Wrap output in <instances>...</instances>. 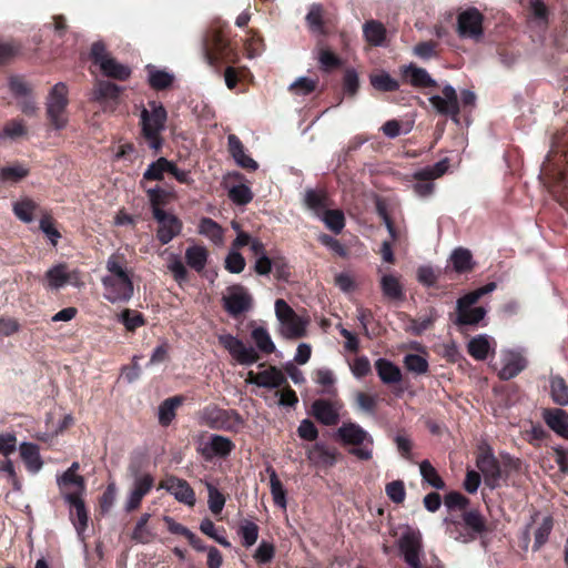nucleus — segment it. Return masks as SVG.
<instances>
[{"label": "nucleus", "instance_id": "052dcab7", "mask_svg": "<svg viewBox=\"0 0 568 568\" xmlns=\"http://www.w3.org/2000/svg\"><path fill=\"white\" fill-rule=\"evenodd\" d=\"M317 87V80L307 78V77H301L296 79L291 85L290 91H292L294 94L297 95H307L312 93Z\"/></svg>", "mask_w": 568, "mask_h": 568}, {"label": "nucleus", "instance_id": "4be33fe9", "mask_svg": "<svg viewBox=\"0 0 568 568\" xmlns=\"http://www.w3.org/2000/svg\"><path fill=\"white\" fill-rule=\"evenodd\" d=\"M57 485L65 501L83 498L85 494V480L81 475L61 474Z\"/></svg>", "mask_w": 568, "mask_h": 568}, {"label": "nucleus", "instance_id": "6e6d98bb", "mask_svg": "<svg viewBox=\"0 0 568 568\" xmlns=\"http://www.w3.org/2000/svg\"><path fill=\"white\" fill-rule=\"evenodd\" d=\"M173 75L166 71L149 69V83L156 90H162L171 85Z\"/></svg>", "mask_w": 568, "mask_h": 568}, {"label": "nucleus", "instance_id": "f704fd0d", "mask_svg": "<svg viewBox=\"0 0 568 568\" xmlns=\"http://www.w3.org/2000/svg\"><path fill=\"white\" fill-rule=\"evenodd\" d=\"M207 250L201 245H191L185 251L186 264L196 272L204 270L207 262Z\"/></svg>", "mask_w": 568, "mask_h": 568}, {"label": "nucleus", "instance_id": "6e6552de", "mask_svg": "<svg viewBox=\"0 0 568 568\" xmlns=\"http://www.w3.org/2000/svg\"><path fill=\"white\" fill-rule=\"evenodd\" d=\"M554 527L551 516H540L539 513H534L530 521L523 530L520 542L524 550H528L530 544V535L534 536L532 550L538 551L549 539L550 532Z\"/></svg>", "mask_w": 568, "mask_h": 568}, {"label": "nucleus", "instance_id": "9b49d317", "mask_svg": "<svg viewBox=\"0 0 568 568\" xmlns=\"http://www.w3.org/2000/svg\"><path fill=\"white\" fill-rule=\"evenodd\" d=\"M448 160L444 159L434 165L423 168L413 173V179L417 182L413 185L416 195L420 197L429 196L434 192L433 181L443 176L448 170Z\"/></svg>", "mask_w": 568, "mask_h": 568}, {"label": "nucleus", "instance_id": "864d4df0", "mask_svg": "<svg viewBox=\"0 0 568 568\" xmlns=\"http://www.w3.org/2000/svg\"><path fill=\"white\" fill-rule=\"evenodd\" d=\"M28 169L14 164L0 168V180L2 182L16 183L28 175Z\"/></svg>", "mask_w": 568, "mask_h": 568}, {"label": "nucleus", "instance_id": "473e14b6", "mask_svg": "<svg viewBox=\"0 0 568 568\" xmlns=\"http://www.w3.org/2000/svg\"><path fill=\"white\" fill-rule=\"evenodd\" d=\"M121 88L109 81H98L92 92V99L100 103L116 101L119 99Z\"/></svg>", "mask_w": 568, "mask_h": 568}, {"label": "nucleus", "instance_id": "39448f33", "mask_svg": "<svg viewBox=\"0 0 568 568\" xmlns=\"http://www.w3.org/2000/svg\"><path fill=\"white\" fill-rule=\"evenodd\" d=\"M495 288L496 284L491 282L460 297L456 305L457 318L455 323L457 325H476L483 321L487 314L486 308L483 306L473 307V305L476 304L481 296L491 293Z\"/></svg>", "mask_w": 568, "mask_h": 568}, {"label": "nucleus", "instance_id": "c85d7f7f", "mask_svg": "<svg viewBox=\"0 0 568 568\" xmlns=\"http://www.w3.org/2000/svg\"><path fill=\"white\" fill-rule=\"evenodd\" d=\"M547 426L557 435L565 437L568 432V414L560 408H547L542 412Z\"/></svg>", "mask_w": 568, "mask_h": 568}, {"label": "nucleus", "instance_id": "0eeeda50", "mask_svg": "<svg viewBox=\"0 0 568 568\" xmlns=\"http://www.w3.org/2000/svg\"><path fill=\"white\" fill-rule=\"evenodd\" d=\"M68 94V85L64 82H58L52 87L47 98V115L51 125L57 130L64 129L69 122L67 112Z\"/></svg>", "mask_w": 568, "mask_h": 568}, {"label": "nucleus", "instance_id": "412c9836", "mask_svg": "<svg viewBox=\"0 0 568 568\" xmlns=\"http://www.w3.org/2000/svg\"><path fill=\"white\" fill-rule=\"evenodd\" d=\"M153 485L154 478L152 475L141 474L136 476L125 501V510L130 513L139 508L143 497L151 491Z\"/></svg>", "mask_w": 568, "mask_h": 568}, {"label": "nucleus", "instance_id": "0e129e2a", "mask_svg": "<svg viewBox=\"0 0 568 568\" xmlns=\"http://www.w3.org/2000/svg\"><path fill=\"white\" fill-rule=\"evenodd\" d=\"M275 555V547L272 542L262 540L256 548L253 558L258 564H267L270 562Z\"/></svg>", "mask_w": 568, "mask_h": 568}, {"label": "nucleus", "instance_id": "7c9ffc66", "mask_svg": "<svg viewBox=\"0 0 568 568\" xmlns=\"http://www.w3.org/2000/svg\"><path fill=\"white\" fill-rule=\"evenodd\" d=\"M467 351L475 359L484 361L494 352L493 339L486 334L477 335L468 342Z\"/></svg>", "mask_w": 568, "mask_h": 568}, {"label": "nucleus", "instance_id": "423d86ee", "mask_svg": "<svg viewBox=\"0 0 568 568\" xmlns=\"http://www.w3.org/2000/svg\"><path fill=\"white\" fill-rule=\"evenodd\" d=\"M275 316L280 323L278 334L286 339H297L306 335L308 318L298 315L284 301H275Z\"/></svg>", "mask_w": 568, "mask_h": 568}, {"label": "nucleus", "instance_id": "ea45409f", "mask_svg": "<svg viewBox=\"0 0 568 568\" xmlns=\"http://www.w3.org/2000/svg\"><path fill=\"white\" fill-rule=\"evenodd\" d=\"M270 475V488L275 505L285 509L286 508V491L281 483L275 469L273 467L266 468Z\"/></svg>", "mask_w": 568, "mask_h": 568}, {"label": "nucleus", "instance_id": "5fc2aeb1", "mask_svg": "<svg viewBox=\"0 0 568 568\" xmlns=\"http://www.w3.org/2000/svg\"><path fill=\"white\" fill-rule=\"evenodd\" d=\"M322 220L325 225L336 234L341 233L345 226L344 214L339 210H327Z\"/></svg>", "mask_w": 568, "mask_h": 568}, {"label": "nucleus", "instance_id": "f257e3e1", "mask_svg": "<svg viewBox=\"0 0 568 568\" xmlns=\"http://www.w3.org/2000/svg\"><path fill=\"white\" fill-rule=\"evenodd\" d=\"M105 268L106 274L101 280L104 298L112 304L129 302L134 294V285L124 255L119 253L110 255Z\"/></svg>", "mask_w": 568, "mask_h": 568}, {"label": "nucleus", "instance_id": "a18cd8bd", "mask_svg": "<svg viewBox=\"0 0 568 568\" xmlns=\"http://www.w3.org/2000/svg\"><path fill=\"white\" fill-rule=\"evenodd\" d=\"M364 37L372 45H382L385 40L386 30L384 26L377 21H368L363 27Z\"/></svg>", "mask_w": 568, "mask_h": 568}, {"label": "nucleus", "instance_id": "13d9d810", "mask_svg": "<svg viewBox=\"0 0 568 568\" xmlns=\"http://www.w3.org/2000/svg\"><path fill=\"white\" fill-rule=\"evenodd\" d=\"M229 197L239 205H245L253 199L251 189L245 184H239L230 187Z\"/></svg>", "mask_w": 568, "mask_h": 568}, {"label": "nucleus", "instance_id": "09e8293b", "mask_svg": "<svg viewBox=\"0 0 568 568\" xmlns=\"http://www.w3.org/2000/svg\"><path fill=\"white\" fill-rule=\"evenodd\" d=\"M453 267L458 273L468 272L473 268L471 254L468 250L459 247L450 255Z\"/></svg>", "mask_w": 568, "mask_h": 568}, {"label": "nucleus", "instance_id": "3c124183", "mask_svg": "<svg viewBox=\"0 0 568 568\" xmlns=\"http://www.w3.org/2000/svg\"><path fill=\"white\" fill-rule=\"evenodd\" d=\"M182 403L180 397L165 399L159 407V422L166 426L175 417V409Z\"/></svg>", "mask_w": 568, "mask_h": 568}, {"label": "nucleus", "instance_id": "58836bf2", "mask_svg": "<svg viewBox=\"0 0 568 568\" xmlns=\"http://www.w3.org/2000/svg\"><path fill=\"white\" fill-rule=\"evenodd\" d=\"M71 509L70 515L71 517H74V527L79 535H82V532L85 530L88 526V513L84 506L83 498L80 499H73L70 501H67Z\"/></svg>", "mask_w": 568, "mask_h": 568}, {"label": "nucleus", "instance_id": "338daca9", "mask_svg": "<svg viewBox=\"0 0 568 568\" xmlns=\"http://www.w3.org/2000/svg\"><path fill=\"white\" fill-rule=\"evenodd\" d=\"M245 267L244 257L236 251L232 250L225 258V268L230 273L239 274Z\"/></svg>", "mask_w": 568, "mask_h": 568}, {"label": "nucleus", "instance_id": "7ed1b4c3", "mask_svg": "<svg viewBox=\"0 0 568 568\" xmlns=\"http://www.w3.org/2000/svg\"><path fill=\"white\" fill-rule=\"evenodd\" d=\"M142 133L151 149L158 151L162 146L161 133L165 128L166 111L161 103L151 101L141 111Z\"/></svg>", "mask_w": 568, "mask_h": 568}, {"label": "nucleus", "instance_id": "2eb2a0df", "mask_svg": "<svg viewBox=\"0 0 568 568\" xmlns=\"http://www.w3.org/2000/svg\"><path fill=\"white\" fill-rule=\"evenodd\" d=\"M483 14L475 8L462 11L457 18V32L459 37L479 40L483 36Z\"/></svg>", "mask_w": 568, "mask_h": 568}, {"label": "nucleus", "instance_id": "c9c22d12", "mask_svg": "<svg viewBox=\"0 0 568 568\" xmlns=\"http://www.w3.org/2000/svg\"><path fill=\"white\" fill-rule=\"evenodd\" d=\"M377 374L385 384H395L400 382V369L392 362L379 358L375 363Z\"/></svg>", "mask_w": 568, "mask_h": 568}, {"label": "nucleus", "instance_id": "bb28decb", "mask_svg": "<svg viewBox=\"0 0 568 568\" xmlns=\"http://www.w3.org/2000/svg\"><path fill=\"white\" fill-rule=\"evenodd\" d=\"M234 449V444L227 437L221 435H212L209 442L202 448V454L206 458L215 456L225 457Z\"/></svg>", "mask_w": 568, "mask_h": 568}, {"label": "nucleus", "instance_id": "c03bdc74", "mask_svg": "<svg viewBox=\"0 0 568 568\" xmlns=\"http://www.w3.org/2000/svg\"><path fill=\"white\" fill-rule=\"evenodd\" d=\"M258 526L248 519H244L240 523L237 528V535L242 539V545L245 548H251L258 538Z\"/></svg>", "mask_w": 568, "mask_h": 568}, {"label": "nucleus", "instance_id": "8fccbe9b", "mask_svg": "<svg viewBox=\"0 0 568 568\" xmlns=\"http://www.w3.org/2000/svg\"><path fill=\"white\" fill-rule=\"evenodd\" d=\"M118 320L124 325L126 331L133 332L145 324L143 315L134 310L125 308L119 315Z\"/></svg>", "mask_w": 568, "mask_h": 568}, {"label": "nucleus", "instance_id": "20e7f679", "mask_svg": "<svg viewBox=\"0 0 568 568\" xmlns=\"http://www.w3.org/2000/svg\"><path fill=\"white\" fill-rule=\"evenodd\" d=\"M344 445L355 446L349 450L352 455L361 460H369L373 457V437L358 424L344 423L336 433Z\"/></svg>", "mask_w": 568, "mask_h": 568}, {"label": "nucleus", "instance_id": "5701e85b", "mask_svg": "<svg viewBox=\"0 0 568 568\" xmlns=\"http://www.w3.org/2000/svg\"><path fill=\"white\" fill-rule=\"evenodd\" d=\"M342 408L339 402L317 399L312 404V414L323 425L333 426L338 423Z\"/></svg>", "mask_w": 568, "mask_h": 568}, {"label": "nucleus", "instance_id": "e2e57ef3", "mask_svg": "<svg viewBox=\"0 0 568 568\" xmlns=\"http://www.w3.org/2000/svg\"><path fill=\"white\" fill-rule=\"evenodd\" d=\"M404 364L407 371L415 374H424L428 369L427 361L417 354H408L404 358Z\"/></svg>", "mask_w": 568, "mask_h": 568}, {"label": "nucleus", "instance_id": "37998d69", "mask_svg": "<svg viewBox=\"0 0 568 568\" xmlns=\"http://www.w3.org/2000/svg\"><path fill=\"white\" fill-rule=\"evenodd\" d=\"M37 210L38 204L29 197H22L13 203V212L16 216L24 223H30L33 221V216Z\"/></svg>", "mask_w": 568, "mask_h": 568}, {"label": "nucleus", "instance_id": "79ce46f5", "mask_svg": "<svg viewBox=\"0 0 568 568\" xmlns=\"http://www.w3.org/2000/svg\"><path fill=\"white\" fill-rule=\"evenodd\" d=\"M150 514H143L133 531H132V539L136 542H140V544H149L151 541H153L155 539V532L152 531L149 527H148V523H149V519H150Z\"/></svg>", "mask_w": 568, "mask_h": 568}, {"label": "nucleus", "instance_id": "c756f323", "mask_svg": "<svg viewBox=\"0 0 568 568\" xmlns=\"http://www.w3.org/2000/svg\"><path fill=\"white\" fill-rule=\"evenodd\" d=\"M381 290L385 298L393 302H403L405 292L399 277L393 274H384L381 277Z\"/></svg>", "mask_w": 568, "mask_h": 568}, {"label": "nucleus", "instance_id": "de8ad7c7", "mask_svg": "<svg viewBox=\"0 0 568 568\" xmlns=\"http://www.w3.org/2000/svg\"><path fill=\"white\" fill-rule=\"evenodd\" d=\"M550 395L555 404L568 405V386L562 377L552 376L550 378Z\"/></svg>", "mask_w": 568, "mask_h": 568}, {"label": "nucleus", "instance_id": "774afa93", "mask_svg": "<svg viewBox=\"0 0 568 568\" xmlns=\"http://www.w3.org/2000/svg\"><path fill=\"white\" fill-rule=\"evenodd\" d=\"M168 267L172 272L174 278L178 282H183L186 280V275H187L186 268L178 255L172 254L170 256Z\"/></svg>", "mask_w": 568, "mask_h": 568}, {"label": "nucleus", "instance_id": "b1692460", "mask_svg": "<svg viewBox=\"0 0 568 568\" xmlns=\"http://www.w3.org/2000/svg\"><path fill=\"white\" fill-rule=\"evenodd\" d=\"M160 488L168 490L174 498L187 506H194L196 498L194 490L184 479L170 477L160 484Z\"/></svg>", "mask_w": 568, "mask_h": 568}, {"label": "nucleus", "instance_id": "603ef678", "mask_svg": "<svg viewBox=\"0 0 568 568\" xmlns=\"http://www.w3.org/2000/svg\"><path fill=\"white\" fill-rule=\"evenodd\" d=\"M148 196L152 213L156 215V212H164L163 206L168 204L171 193L161 187H154L148 190Z\"/></svg>", "mask_w": 568, "mask_h": 568}, {"label": "nucleus", "instance_id": "69168bd1", "mask_svg": "<svg viewBox=\"0 0 568 568\" xmlns=\"http://www.w3.org/2000/svg\"><path fill=\"white\" fill-rule=\"evenodd\" d=\"M385 491L387 497L396 504H400L405 500L406 491L402 480L390 481L386 485Z\"/></svg>", "mask_w": 568, "mask_h": 568}, {"label": "nucleus", "instance_id": "f03ea898", "mask_svg": "<svg viewBox=\"0 0 568 568\" xmlns=\"http://www.w3.org/2000/svg\"><path fill=\"white\" fill-rule=\"evenodd\" d=\"M251 337L256 348L246 345L242 339L231 334L220 335L219 342L237 364L250 366L260 359L258 352L271 354L276 348L270 333L262 326L255 327L251 333Z\"/></svg>", "mask_w": 568, "mask_h": 568}, {"label": "nucleus", "instance_id": "f3484780", "mask_svg": "<svg viewBox=\"0 0 568 568\" xmlns=\"http://www.w3.org/2000/svg\"><path fill=\"white\" fill-rule=\"evenodd\" d=\"M477 468L484 476L485 484L490 488L499 485L501 478L500 465L490 448L481 449L476 460Z\"/></svg>", "mask_w": 568, "mask_h": 568}, {"label": "nucleus", "instance_id": "680f3d73", "mask_svg": "<svg viewBox=\"0 0 568 568\" xmlns=\"http://www.w3.org/2000/svg\"><path fill=\"white\" fill-rule=\"evenodd\" d=\"M164 521L168 525V529L172 532V534H176V535H183L185 536L189 541L191 542V545L196 549V550H200V551H204L206 548L204 547H200V546H196L195 542H194V539H195V535L190 531L187 528H185L184 526H182L181 524L176 523L172 517H169V516H165L164 517Z\"/></svg>", "mask_w": 568, "mask_h": 568}, {"label": "nucleus", "instance_id": "dca6fc26", "mask_svg": "<svg viewBox=\"0 0 568 568\" xmlns=\"http://www.w3.org/2000/svg\"><path fill=\"white\" fill-rule=\"evenodd\" d=\"M398 548L410 568L422 567L420 555L423 551V545L419 531H405L398 540Z\"/></svg>", "mask_w": 568, "mask_h": 568}, {"label": "nucleus", "instance_id": "2f4dec72", "mask_svg": "<svg viewBox=\"0 0 568 568\" xmlns=\"http://www.w3.org/2000/svg\"><path fill=\"white\" fill-rule=\"evenodd\" d=\"M403 74L407 81L418 88H430L436 87L437 82L429 75V73L414 64H409L403 68Z\"/></svg>", "mask_w": 568, "mask_h": 568}, {"label": "nucleus", "instance_id": "a19ab883", "mask_svg": "<svg viewBox=\"0 0 568 568\" xmlns=\"http://www.w3.org/2000/svg\"><path fill=\"white\" fill-rule=\"evenodd\" d=\"M172 169V161L165 158H159L156 161L149 164L148 169L143 173V180L146 181H161L165 173Z\"/></svg>", "mask_w": 568, "mask_h": 568}, {"label": "nucleus", "instance_id": "a878e982", "mask_svg": "<svg viewBox=\"0 0 568 568\" xmlns=\"http://www.w3.org/2000/svg\"><path fill=\"white\" fill-rule=\"evenodd\" d=\"M337 450L317 443L306 450L307 459L315 466L332 467L337 460Z\"/></svg>", "mask_w": 568, "mask_h": 568}, {"label": "nucleus", "instance_id": "4d7b16f0", "mask_svg": "<svg viewBox=\"0 0 568 568\" xmlns=\"http://www.w3.org/2000/svg\"><path fill=\"white\" fill-rule=\"evenodd\" d=\"M371 83L375 89L386 92L395 91L399 87L398 82L386 72L372 75Z\"/></svg>", "mask_w": 568, "mask_h": 568}, {"label": "nucleus", "instance_id": "9d476101", "mask_svg": "<svg viewBox=\"0 0 568 568\" xmlns=\"http://www.w3.org/2000/svg\"><path fill=\"white\" fill-rule=\"evenodd\" d=\"M463 520L470 531H462V524L459 521L446 520L448 534L457 541L469 542L475 539L477 534L486 529L483 516L476 510L465 513Z\"/></svg>", "mask_w": 568, "mask_h": 568}, {"label": "nucleus", "instance_id": "f8f14e48", "mask_svg": "<svg viewBox=\"0 0 568 568\" xmlns=\"http://www.w3.org/2000/svg\"><path fill=\"white\" fill-rule=\"evenodd\" d=\"M44 278L50 290H59L65 285L83 286L81 273L75 268L70 270L64 263L50 267L45 272Z\"/></svg>", "mask_w": 568, "mask_h": 568}, {"label": "nucleus", "instance_id": "bf43d9fd", "mask_svg": "<svg viewBox=\"0 0 568 568\" xmlns=\"http://www.w3.org/2000/svg\"><path fill=\"white\" fill-rule=\"evenodd\" d=\"M206 488L209 493V508L213 514L217 515L224 508L225 498L223 494L211 483H206Z\"/></svg>", "mask_w": 568, "mask_h": 568}, {"label": "nucleus", "instance_id": "aec40b11", "mask_svg": "<svg viewBox=\"0 0 568 568\" xmlns=\"http://www.w3.org/2000/svg\"><path fill=\"white\" fill-rule=\"evenodd\" d=\"M159 224L156 237L162 244H168L182 231V222L171 212H156L153 215Z\"/></svg>", "mask_w": 568, "mask_h": 568}, {"label": "nucleus", "instance_id": "72a5a7b5", "mask_svg": "<svg viewBox=\"0 0 568 568\" xmlns=\"http://www.w3.org/2000/svg\"><path fill=\"white\" fill-rule=\"evenodd\" d=\"M20 455L30 471L37 473L42 468L43 463L39 453V447L36 444L22 443L20 445Z\"/></svg>", "mask_w": 568, "mask_h": 568}, {"label": "nucleus", "instance_id": "4468645a", "mask_svg": "<svg viewBox=\"0 0 568 568\" xmlns=\"http://www.w3.org/2000/svg\"><path fill=\"white\" fill-rule=\"evenodd\" d=\"M229 48L221 32L210 29L203 39V54L211 67H216L220 61L229 59Z\"/></svg>", "mask_w": 568, "mask_h": 568}, {"label": "nucleus", "instance_id": "a211bd4d", "mask_svg": "<svg viewBox=\"0 0 568 568\" xmlns=\"http://www.w3.org/2000/svg\"><path fill=\"white\" fill-rule=\"evenodd\" d=\"M206 414L210 416L207 424L212 428L239 432L244 427V419L235 410L212 409Z\"/></svg>", "mask_w": 568, "mask_h": 568}, {"label": "nucleus", "instance_id": "49530a36", "mask_svg": "<svg viewBox=\"0 0 568 568\" xmlns=\"http://www.w3.org/2000/svg\"><path fill=\"white\" fill-rule=\"evenodd\" d=\"M419 473L425 483L432 486L435 489H444L445 483L442 477L438 475L435 467L430 464L429 460H422L419 464Z\"/></svg>", "mask_w": 568, "mask_h": 568}, {"label": "nucleus", "instance_id": "cd10ccee", "mask_svg": "<svg viewBox=\"0 0 568 568\" xmlns=\"http://www.w3.org/2000/svg\"><path fill=\"white\" fill-rule=\"evenodd\" d=\"M227 143L229 151L237 165L252 171L258 168L257 162L245 153L244 145L236 135L230 134Z\"/></svg>", "mask_w": 568, "mask_h": 568}, {"label": "nucleus", "instance_id": "ddd939ff", "mask_svg": "<svg viewBox=\"0 0 568 568\" xmlns=\"http://www.w3.org/2000/svg\"><path fill=\"white\" fill-rule=\"evenodd\" d=\"M222 301L225 311L233 317L247 312L253 302L247 288L239 284L227 287Z\"/></svg>", "mask_w": 568, "mask_h": 568}, {"label": "nucleus", "instance_id": "6ab92c4d", "mask_svg": "<svg viewBox=\"0 0 568 568\" xmlns=\"http://www.w3.org/2000/svg\"><path fill=\"white\" fill-rule=\"evenodd\" d=\"M429 102L439 114L450 115L456 122L458 121V97L456 90L450 84H446L443 88V97L433 95L429 98Z\"/></svg>", "mask_w": 568, "mask_h": 568}, {"label": "nucleus", "instance_id": "e433bc0d", "mask_svg": "<svg viewBox=\"0 0 568 568\" xmlns=\"http://www.w3.org/2000/svg\"><path fill=\"white\" fill-rule=\"evenodd\" d=\"M285 383L286 376L280 368L275 366H270L266 369L260 372V387L278 388Z\"/></svg>", "mask_w": 568, "mask_h": 568}, {"label": "nucleus", "instance_id": "1a4fd4ad", "mask_svg": "<svg viewBox=\"0 0 568 568\" xmlns=\"http://www.w3.org/2000/svg\"><path fill=\"white\" fill-rule=\"evenodd\" d=\"M91 58L105 77L124 81L131 75V69L112 58L103 42H94L91 47Z\"/></svg>", "mask_w": 568, "mask_h": 568}, {"label": "nucleus", "instance_id": "393cba45", "mask_svg": "<svg viewBox=\"0 0 568 568\" xmlns=\"http://www.w3.org/2000/svg\"><path fill=\"white\" fill-rule=\"evenodd\" d=\"M501 362L503 365L498 375L501 379L505 381L517 376L526 367L527 364L525 357L520 353L514 351H507L503 353Z\"/></svg>", "mask_w": 568, "mask_h": 568}, {"label": "nucleus", "instance_id": "4c0bfd02", "mask_svg": "<svg viewBox=\"0 0 568 568\" xmlns=\"http://www.w3.org/2000/svg\"><path fill=\"white\" fill-rule=\"evenodd\" d=\"M199 233L216 245L223 243V229L210 217H203L200 221Z\"/></svg>", "mask_w": 568, "mask_h": 568}]
</instances>
